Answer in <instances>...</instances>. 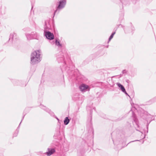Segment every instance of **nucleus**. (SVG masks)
<instances>
[{"instance_id":"bb28decb","label":"nucleus","mask_w":156,"mask_h":156,"mask_svg":"<svg viewBox=\"0 0 156 156\" xmlns=\"http://www.w3.org/2000/svg\"><path fill=\"white\" fill-rule=\"evenodd\" d=\"M21 122H20V125L21 124Z\"/></svg>"},{"instance_id":"1a4fd4ad","label":"nucleus","mask_w":156,"mask_h":156,"mask_svg":"<svg viewBox=\"0 0 156 156\" xmlns=\"http://www.w3.org/2000/svg\"><path fill=\"white\" fill-rule=\"evenodd\" d=\"M17 35L15 33H13L10 34L9 36V41H12L16 39L17 38Z\"/></svg>"},{"instance_id":"dca6fc26","label":"nucleus","mask_w":156,"mask_h":156,"mask_svg":"<svg viewBox=\"0 0 156 156\" xmlns=\"http://www.w3.org/2000/svg\"><path fill=\"white\" fill-rule=\"evenodd\" d=\"M115 32H113L112 33V34L110 35V37L108 39V42H109L111 41V40L113 38V37L114 35V34H115Z\"/></svg>"},{"instance_id":"393cba45","label":"nucleus","mask_w":156,"mask_h":156,"mask_svg":"<svg viewBox=\"0 0 156 156\" xmlns=\"http://www.w3.org/2000/svg\"><path fill=\"white\" fill-rule=\"evenodd\" d=\"M125 70H123V72L124 73V72L125 71Z\"/></svg>"},{"instance_id":"f8f14e48","label":"nucleus","mask_w":156,"mask_h":156,"mask_svg":"<svg viewBox=\"0 0 156 156\" xmlns=\"http://www.w3.org/2000/svg\"><path fill=\"white\" fill-rule=\"evenodd\" d=\"M70 120L68 118V117H66L64 121V124L65 125H67L69 122Z\"/></svg>"},{"instance_id":"9b49d317","label":"nucleus","mask_w":156,"mask_h":156,"mask_svg":"<svg viewBox=\"0 0 156 156\" xmlns=\"http://www.w3.org/2000/svg\"><path fill=\"white\" fill-rule=\"evenodd\" d=\"M116 84L120 88V89L122 91L126 92V90L124 87L120 83H117Z\"/></svg>"},{"instance_id":"b1692460","label":"nucleus","mask_w":156,"mask_h":156,"mask_svg":"<svg viewBox=\"0 0 156 156\" xmlns=\"http://www.w3.org/2000/svg\"><path fill=\"white\" fill-rule=\"evenodd\" d=\"M57 120L59 121V119H58V118H57Z\"/></svg>"},{"instance_id":"5701e85b","label":"nucleus","mask_w":156,"mask_h":156,"mask_svg":"<svg viewBox=\"0 0 156 156\" xmlns=\"http://www.w3.org/2000/svg\"><path fill=\"white\" fill-rule=\"evenodd\" d=\"M65 66H64L63 67V68H62V70L63 71V68H64Z\"/></svg>"},{"instance_id":"f3484780","label":"nucleus","mask_w":156,"mask_h":156,"mask_svg":"<svg viewBox=\"0 0 156 156\" xmlns=\"http://www.w3.org/2000/svg\"><path fill=\"white\" fill-rule=\"evenodd\" d=\"M18 132H19V131L17 129L16 131H15V132L13 134V136L15 137V136H16L18 133Z\"/></svg>"},{"instance_id":"6e6552de","label":"nucleus","mask_w":156,"mask_h":156,"mask_svg":"<svg viewBox=\"0 0 156 156\" xmlns=\"http://www.w3.org/2000/svg\"><path fill=\"white\" fill-rule=\"evenodd\" d=\"M55 151L54 148H48V151L46 153L48 156H50L54 153Z\"/></svg>"},{"instance_id":"6ab92c4d","label":"nucleus","mask_w":156,"mask_h":156,"mask_svg":"<svg viewBox=\"0 0 156 156\" xmlns=\"http://www.w3.org/2000/svg\"><path fill=\"white\" fill-rule=\"evenodd\" d=\"M124 92L125 94H126V95H128L127 93V92H126H126L125 91H124V92Z\"/></svg>"},{"instance_id":"f03ea898","label":"nucleus","mask_w":156,"mask_h":156,"mask_svg":"<svg viewBox=\"0 0 156 156\" xmlns=\"http://www.w3.org/2000/svg\"><path fill=\"white\" fill-rule=\"evenodd\" d=\"M66 4V0H58V2L56 3V10L54 12V15L58 13L59 11L63 9L65 6Z\"/></svg>"},{"instance_id":"9d476101","label":"nucleus","mask_w":156,"mask_h":156,"mask_svg":"<svg viewBox=\"0 0 156 156\" xmlns=\"http://www.w3.org/2000/svg\"><path fill=\"white\" fill-rule=\"evenodd\" d=\"M41 108L45 110L46 111L48 112V113H49L51 115H53V113L51 112L46 107L42 105H41Z\"/></svg>"},{"instance_id":"39448f33","label":"nucleus","mask_w":156,"mask_h":156,"mask_svg":"<svg viewBox=\"0 0 156 156\" xmlns=\"http://www.w3.org/2000/svg\"><path fill=\"white\" fill-rule=\"evenodd\" d=\"M79 88L81 92H85L86 91H89L90 88L89 86L83 83L80 85Z\"/></svg>"},{"instance_id":"f257e3e1","label":"nucleus","mask_w":156,"mask_h":156,"mask_svg":"<svg viewBox=\"0 0 156 156\" xmlns=\"http://www.w3.org/2000/svg\"><path fill=\"white\" fill-rule=\"evenodd\" d=\"M39 50L33 52L31 55V64L34 65L39 63L41 60Z\"/></svg>"},{"instance_id":"20e7f679","label":"nucleus","mask_w":156,"mask_h":156,"mask_svg":"<svg viewBox=\"0 0 156 156\" xmlns=\"http://www.w3.org/2000/svg\"><path fill=\"white\" fill-rule=\"evenodd\" d=\"M132 116L133 121V124L136 130L137 131H139L140 126L138 120L136 118L135 115L134 114H133Z\"/></svg>"},{"instance_id":"ddd939ff","label":"nucleus","mask_w":156,"mask_h":156,"mask_svg":"<svg viewBox=\"0 0 156 156\" xmlns=\"http://www.w3.org/2000/svg\"><path fill=\"white\" fill-rule=\"evenodd\" d=\"M128 28H124V31L125 32H132L133 30H134V28L133 27L131 26V30H129V31H128Z\"/></svg>"},{"instance_id":"423d86ee","label":"nucleus","mask_w":156,"mask_h":156,"mask_svg":"<svg viewBox=\"0 0 156 156\" xmlns=\"http://www.w3.org/2000/svg\"><path fill=\"white\" fill-rule=\"evenodd\" d=\"M44 35L49 40H51L54 39V36L53 34L49 32L48 30L44 31Z\"/></svg>"},{"instance_id":"aec40b11","label":"nucleus","mask_w":156,"mask_h":156,"mask_svg":"<svg viewBox=\"0 0 156 156\" xmlns=\"http://www.w3.org/2000/svg\"><path fill=\"white\" fill-rule=\"evenodd\" d=\"M51 43L52 44H54V43H55L54 42H53V41H51Z\"/></svg>"},{"instance_id":"4be33fe9","label":"nucleus","mask_w":156,"mask_h":156,"mask_svg":"<svg viewBox=\"0 0 156 156\" xmlns=\"http://www.w3.org/2000/svg\"><path fill=\"white\" fill-rule=\"evenodd\" d=\"M129 80H126V81L128 83H129Z\"/></svg>"},{"instance_id":"0eeeda50","label":"nucleus","mask_w":156,"mask_h":156,"mask_svg":"<svg viewBox=\"0 0 156 156\" xmlns=\"http://www.w3.org/2000/svg\"><path fill=\"white\" fill-rule=\"evenodd\" d=\"M51 27L49 21L48 20H46L45 21V24L44 26V30H49L51 29Z\"/></svg>"},{"instance_id":"7ed1b4c3","label":"nucleus","mask_w":156,"mask_h":156,"mask_svg":"<svg viewBox=\"0 0 156 156\" xmlns=\"http://www.w3.org/2000/svg\"><path fill=\"white\" fill-rule=\"evenodd\" d=\"M25 35L28 40L32 39L38 40L40 36L38 34L35 32H32L30 34H26Z\"/></svg>"},{"instance_id":"2eb2a0df","label":"nucleus","mask_w":156,"mask_h":156,"mask_svg":"<svg viewBox=\"0 0 156 156\" xmlns=\"http://www.w3.org/2000/svg\"><path fill=\"white\" fill-rule=\"evenodd\" d=\"M57 60L58 62H62L64 61V58L62 57H59L58 56L57 57Z\"/></svg>"},{"instance_id":"4468645a","label":"nucleus","mask_w":156,"mask_h":156,"mask_svg":"<svg viewBox=\"0 0 156 156\" xmlns=\"http://www.w3.org/2000/svg\"><path fill=\"white\" fill-rule=\"evenodd\" d=\"M55 45L58 47H62V45L60 43L59 41H58L57 40H56L55 42Z\"/></svg>"},{"instance_id":"cd10ccee","label":"nucleus","mask_w":156,"mask_h":156,"mask_svg":"<svg viewBox=\"0 0 156 156\" xmlns=\"http://www.w3.org/2000/svg\"><path fill=\"white\" fill-rule=\"evenodd\" d=\"M21 122H20V125L21 124Z\"/></svg>"},{"instance_id":"a211bd4d","label":"nucleus","mask_w":156,"mask_h":156,"mask_svg":"<svg viewBox=\"0 0 156 156\" xmlns=\"http://www.w3.org/2000/svg\"><path fill=\"white\" fill-rule=\"evenodd\" d=\"M66 70H69V68H68V67H67L66 68V69H65Z\"/></svg>"},{"instance_id":"412c9836","label":"nucleus","mask_w":156,"mask_h":156,"mask_svg":"<svg viewBox=\"0 0 156 156\" xmlns=\"http://www.w3.org/2000/svg\"><path fill=\"white\" fill-rule=\"evenodd\" d=\"M138 141V140H135L134 141H131L129 142L130 143H131V142H134V141Z\"/></svg>"},{"instance_id":"a878e982","label":"nucleus","mask_w":156,"mask_h":156,"mask_svg":"<svg viewBox=\"0 0 156 156\" xmlns=\"http://www.w3.org/2000/svg\"><path fill=\"white\" fill-rule=\"evenodd\" d=\"M24 116H23V119H22V120H23V118H24Z\"/></svg>"}]
</instances>
